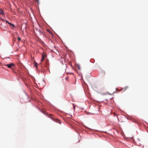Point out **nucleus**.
Masks as SVG:
<instances>
[{"mask_svg":"<svg viewBox=\"0 0 148 148\" xmlns=\"http://www.w3.org/2000/svg\"><path fill=\"white\" fill-rule=\"evenodd\" d=\"M36 1H37L38 3L39 2V0H35Z\"/></svg>","mask_w":148,"mask_h":148,"instance_id":"nucleus-11","label":"nucleus"},{"mask_svg":"<svg viewBox=\"0 0 148 148\" xmlns=\"http://www.w3.org/2000/svg\"><path fill=\"white\" fill-rule=\"evenodd\" d=\"M37 65H38L37 63L36 62H34V66L36 67V68H37Z\"/></svg>","mask_w":148,"mask_h":148,"instance_id":"nucleus-5","label":"nucleus"},{"mask_svg":"<svg viewBox=\"0 0 148 148\" xmlns=\"http://www.w3.org/2000/svg\"><path fill=\"white\" fill-rule=\"evenodd\" d=\"M6 22L7 23H8V21H6Z\"/></svg>","mask_w":148,"mask_h":148,"instance_id":"nucleus-13","label":"nucleus"},{"mask_svg":"<svg viewBox=\"0 0 148 148\" xmlns=\"http://www.w3.org/2000/svg\"><path fill=\"white\" fill-rule=\"evenodd\" d=\"M17 39H18V40L19 41L21 40V38L19 37H18Z\"/></svg>","mask_w":148,"mask_h":148,"instance_id":"nucleus-10","label":"nucleus"},{"mask_svg":"<svg viewBox=\"0 0 148 148\" xmlns=\"http://www.w3.org/2000/svg\"><path fill=\"white\" fill-rule=\"evenodd\" d=\"M9 25H12V26L13 27H14V25L13 24L9 23V22H8V23Z\"/></svg>","mask_w":148,"mask_h":148,"instance_id":"nucleus-8","label":"nucleus"},{"mask_svg":"<svg viewBox=\"0 0 148 148\" xmlns=\"http://www.w3.org/2000/svg\"><path fill=\"white\" fill-rule=\"evenodd\" d=\"M9 25H12V26L13 27H14V25L13 24L9 23V22H8V23Z\"/></svg>","mask_w":148,"mask_h":148,"instance_id":"nucleus-7","label":"nucleus"},{"mask_svg":"<svg viewBox=\"0 0 148 148\" xmlns=\"http://www.w3.org/2000/svg\"><path fill=\"white\" fill-rule=\"evenodd\" d=\"M8 68H11L12 66H14V64L13 63H11L8 64H5Z\"/></svg>","mask_w":148,"mask_h":148,"instance_id":"nucleus-2","label":"nucleus"},{"mask_svg":"<svg viewBox=\"0 0 148 148\" xmlns=\"http://www.w3.org/2000/svg\"><path fill=\"white\" fill-rule=\"evenodd\" d=\"M46 56L44 53H43L42 55V58H44Z\"/></svg>","mask_w":148,"mask_h":148,"instance_id":"nucleus-4","label":"nucleus"},{"mask_svg":"<svg viewBox=\"0 0 148 148\" xmlns=\"http://www.w3.org/2000/svg\"><path fill=\"white\" fill-rule=\"evenodd\" d=\"M66 79H68V77H67L65 78Z\"/></svg>","mask_w":148,"mask_h":148,"instance_id":"nucleus-12","label":"nucleus"},{"mask_svg":"<svg viewBox=\"0 0 148 148\" xmlns=\"http://www.w3.org/2000/svg\"><path fill=\"white\" fill-rule=\"evenodd\" d=\"M9 25H12V26L13 27H14V25L13 24L9 23V22H8V23Z\"/></svg>","mask_w":148,"mask_h":148,"instance_id":"nucleus-6","label":"nucleus"},{"mask_svg":"<svg viewBox=\"0 0 148 148\" xmlns=\"http://www.w3.org/2000/svg\"><path fill=\"white\" fill-rule=\"evenodd\" d=\"M44 58H42V59L41 60V62H43L44 61Z\"/></svg>","mask_w":148,"mask_h":148,"instance_id":"nucleus-9","label":"nucleus"},{"mask_svg":"<svg viewBox=\"0 0 148 148\" xmlns=\"http://www.w3.org/2000/svg\"><path fill=\"white\" fill-rule=\"evenodd\" d=\"M42 112L45 114H46L48 116V117H49L51 119L53 120L54 121V119L53 117V115L51 114H47V113L45 111H42Z\"/></svg>","mask_w":148,"mask_h":148,"instance_id":"nucleus-1","label":"nucleus"},{"mask_svg":"<svg viewBox=\"0 0 148 148\" xmlns=\"http://www.w3.org/2000/svg\"><path fill=\"white\" fill-rule=\"evenodd\" d=\"M0 14H4V13L3 10L1 9H0Z\"/></svg>","mask_w":148,"mask_h":148,"instance_id":"nucleus-3","label":"nucleus"},{"mask_svg":"<svg viewBox=\"0 0 148 148\" xmlns=\"http://www.w3.org/2000/svg\"><path fill=\"white\" fill-rule=\"evenodd\" d=\"M35 84L36 85H37V84Z\"/></svg>","mask_w":148,"mask_h":148,"instance_id":"nucleus-14","label":"nucleus"}]
</instances>
